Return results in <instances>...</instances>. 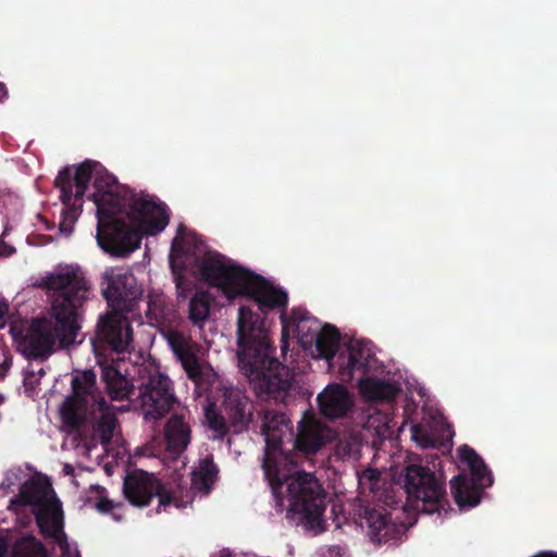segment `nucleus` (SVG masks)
Segmentation results:
<instances>
[{
  "label": "nucleus",
  "mask_w": 557,
  "mask_h": 557,
  "mask_svg": "<svg viewBox=\"0 0 557 557\" xmlns=\"http://www.w3.org/2000/svg\"><path fill=\"white\" fill-rule=\"evenodd\" d=\"M45 374H46V371H45V369H44L42 367H41V368H39L38 370H35V376H36V375H38V376H39V377H38L39 380H40V377H42Z\"/></svg>",
  "instance_id": "obj_46"
},
{
  "label": "nucleus",
  "mask_w": 557,
  "mask_h": 557,
  "mask_svg": "<svg viewBox=\"0 0 557 557\" xmlns=\"http://www.w3.org/2000/svg\"><path fill=\"white\" fill-rule=\"evenodd\" d=\"M52 541L59 546L61 557H79L77 550H72L65 532L60 533L57 537L52 539Z\"/></svg>",
  "instance_id": "obj_36"
},
{
  "label": "nucleus",
  "mask_w": 557,
  "mask_h": 557,
  "mask_svg": "<svg viewBox=\"0 0 557 557\" xmlns=\"http://www.w3.org/2000/svg\"><path fill=\"white\" fill-rule=\"evenodd\" d=\"M389 434L391 429L380 414L370 416L361 430H354L338 440V447L334 453H361L363 447L379 451Z\"/></svg>",
  "instance_id": "obj_16"
},
{
  "label": "nucleus",
  "mask_w": 557,
  "mask_h": 557,
  "mask_svg": "<svg viewBox=\"0 0 557 557\" xmlns=\"http://www.w3.org/2000/svg\"><path fill=\"white\" fill-rule=\"evenodd\" d=\"M166 341L188 379L195 383V392L213 400L205 410L212 438L223 441L227 436V448L231 449L230 429L235 434L248 430L252 422V403L244 391L221 381L211 369L201 366L198 356L200 345L190 336L170 330Z\"/></svg>",
  "instance_id": "obj_2"
},
{
  "label": "nucleus",
  "mask_w": 557,
  "mask_h": 557,
  "mask_svg": "<svg viewBox=\"0 0 557 557\" xmlns=\"http://www.w3.org/2000/svg\"><path fill=\"white\" fill-rule=\"evenodd\" d=\"M237 359L258 399L287 405L294 388V373L274 356L264 320L248 307H240L237 323Z\"/></svg>",
  "instance_id": "obj_3"
},
{
  "label": "nucleus",
  "mask_w": 557,
  "mask_h": 557,
  "mask_svg": "<svg viewBox=\"0 0 557 557\" xmlns=\"http://www.w3.org/2000/svg\"><path fill=\"white\" fill-rule=\"evenodd\" d=\"M341 341L339 331L330 324L321 327L313 342L317 351V357L321 359L331 360L335 357Z\"/></svg>",
  "instance_id": "obj_30"
},
{
  "label": "nucleus",
  "mask_w": 557,
  "mask_h": 557,
  "mask_svg": "<svg viewBox=\"0 0 557 557\" xmlns=\"http://www.w3.org/2000/svg\"><path fill=\"white\" fill-rule=\"evenodd\" d=\"M360 392L369 399L393 400L398 395L399 388L389 381L369 377L360 382Z\"/></svg>",
  "instance_id": "obj_31"
},
{
  "label": "nucleus",
  "mask_w": 557,
  "mask_h": 557,
  "mask_svg": "<svg viewBox=\"0 0 557 557\" xmlns=\"http://www.w3.org/2000/svg\"><path fill=\"white\" fill-rule=\"evenodd\" d=\"M10 557H49L45 544L34 535L17 539L11 546Z\"/></svg>",
  "instance_id": "obj_33"
},
{
  "label": "nucleus",
  "mask_w": 557,
  "mask_h": 557,
  "mask_svg": "<svg viewBox=\"0 0 557 557\" xmlns=\"http://www.w3.org/2000/svg\"><path fill=\"white\" fill-rule=\"evenodd\" d=\"M456 453H476L473 448L468 446L467 444L461 445L457 448Z\"/></svg>",
  "instance_id": "obj_44"
},
{
  "label": "nucleus",
  "mask_w": 557,
  "mask_h": 557,
  "mask_svg": "<svg viewBox=\"0 0 557 557\" xmlns=\"http://www.w3.org/2000/svg\"><path fill=\"white\" fill-rule=\"evenodd\" d=\"M431 457L433 458L432 459L433 465H435V459H438L440 455L435 454V455H431Z\"/></svg>",
  "instance_id": "obj_50"
},
{
  "label": "nucleus",
  "mask_w": 557,
  "mask_h": 557,
  "mask_svg": "<svg viewBox=\"0 0 557 557\" xmlns=\"http://www.w3.org/2000/svg\"><path fill=\"white\" fill-rule=\"evenodd\" d=\"M333 549H336L337 554H339L341 547L339 546H334Z\"/></svg>",
  "instance_id": "obj_52"
},
{
  "label": "nucleus",
  "mask_w": 557,
  "mask_h": 557,
  "mask_svg": "<svg viewBox=\"0 0 557 557\" xmlns=\"http://www.w3.org/2000/svg\"><path fill=\"white\" fill-rule=\"evenodd\" d=\"M8 553V543L7 540L0 535V557H4Z\"/></svg>",
  "instance_id": "obj_42"
},
{
  "label": "nucleus",
  "mask_w": 557,
  "mask_h": 557,
  "mask_svg": "<svg viewBox=\"0 0 557 557\" xmlns=\"http://www.w3.org/2000/svg\"><path fill=\"white\" fill-rule=\"evenodd\" d=\"M135 453H136V454H139V453H144V451H143V449H141V448H139V447H138V448H136Z\"/></svg>",
  "instance_id": "obj_51"
},
{
  "label": "nucleus",
  "mask_w": 557,
  "mask_h": 557,
  "mask_svg": "<svg viewBox=\"0 0 557 557\" xmlns=\"http://www.w3.org/2000/svg\"><path fill=\"white\" fill-rule=\"evenodd\" d=\"M335 440L337 433L332 428L306 413L298 423V432L293 442L299 453H318Z\"/></svg>",
  "instance_id": "obj_19"
},
{
  "label": "nucleus",
  "mask_w": 557,
  "mask_h": 557,
  "mask_svg": "<svg viewBox=\"0 0 557 557\" xmlns=\"http://www.w3.org/2000/svg\"><path fill=\"white\" fill-rule=\"evenodd\" d=\"M22 475L23 471L21 469L9 470L1 483V488L7 492L11 491L14 485L21 482Z\"/></svg>",
  "instance_id": "obj_37"
},
{
  "label": "nucleus",
  "mask_w": 557,
  "mask_h": 557,
  "mask_svg": "<svg viewBox=\"0 0 557 557\" xmlns=\"http://www.w3.org/2000/svg\"><path fill=\"white\" fill-rule=\"evenodd\" d=\"M110 513L115 521L121 522L123 520V517L119 513H115L114 510Z\"/></svg>",
  "instance_id": "obj_47"
},
{
  "label": "nucleus",
  "mask_w": 557,
  "mask_h": 557,
  "mask_svg": "<svg viewBox=\"0 0 557 557\" xmlns=\"http://www.w3.org/2000/svg\"><path fill=\"white\" fill-rule=\"evenodd\" d=\"M412 440L422 449L433 448L441 453H451L454 430L450 425H442L435 430H428L422 425H413Z\"/></svg>",
  "instance_id": "obj_25"
},
{
  "label": "nucleus",
  "mask_w": 557,
  "mask_h": 557,
  "mask_svg": "<svg viewBox=\"0 0 557 557\" xmlns=\"http://www.w3.org/2000/svg\"><path fill=\"white\" fill-rule=\"evenodd\" d=\"M246 281L240 289V296L253 299L262 313L265 314L272 309H284L287 306V293L274 287L262 276L249 271Z\"/></svg>",
  "instance_id": "obj_18"
},
{
  "label": "nucleus",
  "mask_w": 557,
  "mask_h": 557,
  "mask_svg": "<svg viewBox=\"0 0 557 557\" xmlns=\"http://www.w3.org/2000/svg\"><path fill=\"white\" fill-rule=\"evenodd\" d=\"M136 401L146 420H159L168 414L177 404L171 379L156 368L139 370Z\"/></svg>",
  "instance_id": "obj_9"
},
{
  "label": "nucleus",
  "mask_w": 557,
  "mask_h": 557,
  "mask_svg": "<svg viewBox=\"0 0 557 557\" xmlns=\"http://www.w3.org/2000/svg\"><path fill=\"white\" fill-rule=\"evenodd\" d=\"M89 492L91 494H95V502H92V498L90 496L86 497L85 504L91 505L97 511L100 513H109L112 512L115 508H120L123 506L122 503H114L113 500L109 499L107 496V490L106 487L94 484L90 485Z\"/></svg>",
  "instance_id": "obj_35"
},
{
  "label": "nucleus",
  "mask_w": 557,
  "mask_h": 557,
  "mask_svg": "<svg viewBox=\"0 0 557 557\" xmlns=\"http://www.w3.org/2000/svg\"><path fill=\"white\" fill-rule=\"evenodd\" d=\"M9 310V305L7 302L0 301V329L5 325V317Z\"/></svg>",
  "instance_id": "obj_40"
},
{
  "label": "nucleus",
  "mask_w": 557,
  "mask_h": 557,
  "mask_svg": "<svg viewBox=\"0 0 557 557\" xmlns=\"http://www.w3.org/2000/svg\"><path fill=\"white\" fill-rule=\"evenodd\" d=\"M72 394L60 407L61 421L75 438H79L87 453L101 444L103 453H112V440L120 434L115 408L109 405L97 386L92 370L75 375L71 381Z\"/></svg>",
  "instance_id": "obj_5"
},
{
  "label": "nucleus",
  "mask_w": 557,
  "mask_h": 557,
  "mask_svg": "<svg viewBox=\"0 0 557 557\" xmlns=\"http://www.w3.org/2000/svg\"><path fill=\"white\" fill-rule=\"evenodd\" d=\"M5 92H7V89H5L4 84L0 83V95L5 94Z\"/></svg>",
  "instance_id": "obj_49"
},
{
  "label": "nucleus",
  "mask_w": 557,
  "mask_h": 557,
  "mask_svg": "<svg viewBox=\"0 0 557 557\" xmlns=\"http://www.w3.org/2000/svg\"><path fill=\"white\" fill-rule=\"evenodd\" d=\"M58 498L51 483L41 478H29L20 485L18 494L12 500L13 504L32 506L37 509L50 500Z\"/></svg>",
  "instance_id": "obj_22"
},
{
  "label": "nucleus",
  "mask_w": 557,
  "mask_h": 557,
  "mask_svg": "<svg viewBox=\"0 0 557 557\" xmlns=\"http://www.w3.org/2000/svg\"><path fill=\"white\" fill-rule=\"evenodd\" d=\"M458 456L469 468V475L459 473L454 476L450 481L451 495L459 507H474L481 502L483 491L493 484V474L481 455Z\"/></svg>",
  "instance_id": "obj_12"
},
{
  "label": "nucleus",
  "mask_w": 557,
  "mask_h": 557,
  "mask_svg": "<svg viewBox=\"0 0 557 557\" xmlns=\"http://www.w3.org/2000/svg\"><path fill=\"white\" fill-rule=\"evenodd\" d=\"M317 401L320 412L329 419H337L347 414L352 400L347 388L341 384H330L321 392Z\"/></svg>",
  "instance_id": "obj_21"
},
{
  "label": "nucleus",
  "mask_w": 557,
  "mask_h": 557,
  "mask_svg": "<svg viewBox=\"0 0 557 557\" xmlns=\"http://www.w3.org/2000/svg\"><path fill=\"white\" fill-rule=\"evenodd\" d=\"M101 367V377L106 383V387L109 396L113 400H122L129 399L132 401H136V389L137 385L135 382L129 380L122 374V372L117 369V367L112 363H107L99 361Z\"/></svg>",
  "instance_id": "obj_24"
},
{
  "label": "nucleus",
  "mask_w": 557,
  "mask_h": 557,
  "mask_svg": "<svg viewBox=\"0 0 557 557\" xmlns=\"http://www.w3.org/2000/svg\"><path fill=\"white\" fill-rule=\"evenodd\" d=\"M151 456H152V457H156L157 455H156V454H152Z\"/></svg>",
  "instance_id": "obj_55"
},
{
  "label": "nucleus",
  "mask_w": 557,
  "mask_h": 557,
  "mask_svg": "<svg viewBox=\"0 0 557 557\" xmlns=\"http://www.w3.org/2000/svg\"><path fill=\"white\" fill-rule=\"evenodd\" d=\"M168 448L165 453H183L190 442V428L184 413H174L164 429Z\"/></svg>",
  "instance_id": "obj_28"
},
{
  "label": "nucleus",
  "mask_w": 557,
  "mask_h": 557,
  "mask_svg": "<svg viewBox=\"0 0 557 557\" xmlns=\"http://www.w3.org/2000/svg\"><path fill=\"white\" fill-rule=\"evenodd\" d=\"M13 251V247L7 245L5 243H0V257L11 256Z\"/></svg>",
  "instance_id": "obj_41"
},
{
  "label": "nucleus",
  "mask_w": 557,
  "mask_h": 557,
  "mask_svg": "<svg viewBox=\"0 0 557 557\" xmlns=\"http://www.w3.org/2000/svg\"><path fill=\"white\" fill-rule=\"evenodd\" d=\"M258 420L265 441L264 453H285L282 450V444L294 440L292 422L287 416L281 411L264 409L258 412Z\"/></svg>",
  "instance_id": "obj_17"
},
{
  "label": "nucleus",
  "mask_w": 557,
  "mask_h": 557,
  "mask_svg": "<svg viewBox=\"0 0 557 557\" xmlns=\"http://www.w3.org/2000/svg\"><path fill=\"white\" fill-rule=\"evenodd\" d=\"M184 234V226L180 225L177 234L171 245V253L169 258L170 268L173 274L174 283L176 286L177 297L186 298L191 289L190 282L186 278L184 272L186 270L185 262L181 259L182 239Z\"/></svg>",
  "instance_id": "obj_26"
},
{
  "label": "nucleus",
  "mask_w": 557,
  "mask_h": 557,
  "mask_svg": "<svg viewBox=\"0 0 557 557\" xmlns=\"http://www.w3.org/2000/svg\"><path fill=\"white\" fill-rule=\"evenodd\" d=\"M41 285L52 292L50 317L33 319L22 344L28 359L46 360L55 343L67 347L75 342L84 306L92 292L83 270L73 264L48 273L41 278Z\"/></svg>",
  "instance_id": "obj_1"
},
{
  "label": "nucleus",
  "mask_w": 557,
  "mask_h": 557,
  "mask_svg": "<svg viewBox=\"0 0 557 557\" xmlns=\"http://www.w3.org/2000/svg\"><path fill=\"white\" fill-rule=\"evenodd\" d=\"M407 500H412L416 510L426 513L440 511L447 504L445 483L428 467L409 465L403 475Z\"/></svg>",
  "instance_id": "obj_10"
},
{
  "label": "nucleus",
  "mask_w": 557,
  "mask_h": 557,
  "mask_svg": "<svg viewBox=\"0 0 557 557\" xmlns=\"http://www.w3.org/2000/svg\"><path fill=\"white\" fill-rule=\"evenodd\" d=\"M72 208H73V210H76V205H75V203H73V205H72Z\"/></svg>",
  "instance_id": "obj_54"
},
{
  "label": "nucleus",
  "mask_w": 557,
  "mask_h": 557,
  "mask_svg": "<svg viewBox=\"0 0 557 557\" xmlns=\"http://www.w3.org/2000/svg\"><path fill=\"white\" fill-rule=\"evenodd\" d=\"M1 400H3V398H2V397H0V401H1Z\"/></svg>",
  "instance_id": "obj_56"
},
{
  "label": "nucleus",
  "mask_w": 557,
  "mask_h": 557,
  "mask_svg": "<svg viewBox=\"0 0 557 557\" xmlns=\"http://www.w3.org/2000/svg\"><path fill=\"white\" fill-rule=\"evenodd\" d=\"M64 471L66 474H72L74 472V468L71 465H65Z\"/></svg>",
  "instance_id": "obj_48"
},
{
  "label": "nucleus",
  "mask_w": 557,
  "mask_h": 557,
  "mask_svg": "<svg viewBox=\"0 0 557 557\" xmlns=\"http://www.w3.org/2000/svg\"><path fill=\"white\" fill-rule=\"evenodd\" d=\"M212 296L207 290H197L188 304V319L195 325L201 326L202 323L209 318Z\"/></svg>",
  "instance_id": "obj_34"
},
{
  "label": "nucleus",
  "mask_w": 557,
  "mask_h": 557,
  "mask_svg": "<svg viewBox=\"0 0 557 557\" xmlns=\"http://www.w3.org/2000/svg\"><path fill=\"white\" fill-rule=\"evenodd\" d=\"M100 169L101 171L96 170L95 172L94 186L96 191L90 196L97 208V230L100 227V198L106 194L120 195L125 190L131 189L127 186L116 185L117 181L115 176L110 174L107 170L102 169V166Z\"/></svg>",
  "instance_id": "obj_29"
},
{
  "label": "nucleus",
  "mask_w": 557,
  "mask_h": 557,
  "mask_svg": "<svg viewBox=\"0 0 557 557\" xmlns=\"http://www.w3.org/2000/svg\"><path fill=\"white\" fill-rule=\"evenodd\" d=\"M532 557H557V553L543 550V552H539L537 554H535Z\"/></svg>",
  "instance_id": "obj_43"
},
{
  "label": "nucleus",
  "mask_w": 557,
  "mask_h": 557,
  "mask_svg": "<svg viewBox=\"0 0 557 557\" xmlns=\"http://www.w3.org/2000/svg\"><path fill=\"white\" fill-rule=\"evenodd\" d=\"M102 295L112 309L131 311L140 289L136 278L128 270L122 268L107 269L101 281Z\"/></svg>",
  "instance_id": "obj_14"
},
{
  "label": "nucleus",
  "mask_w": 557,
  "mask_h": 557,
  "mask_svg": "<svg viewBox=\"0 0 557 557\" xmlns=\"http://www.w3.org/2000/svg\"><path fill=\"white\" fill-rule=\"evenodd\" d=\"M300 455H263L262 469L278 506L283 484L287 483L288 508L286 519L295 525H302L313 535L325 530L324 511L326 494L318 479L307 472L289 473L288 466L296 467Z\"/></svg>",
  "instance_id": "obj_6"
},
{
  "label": "nucleus",
  "mask_w": 557,
  "mask_h": 557,
  "mask_svg": "<svg viewBox=\"0 0 557 557\" xmlns=\"http://www.w3.org/2000/svg\"><path fill=\"white\" fill-rule=\"evenodd\" d=\"M163 456H164V458L162 460L166 465L173 463L176 466V465L181 463L182 468H185V466H186V456L185 455L177 454V455H163Z\"/></svg>",
  "instance_id": "obj_39"
},
{
  "label": "nucleus",
  "mask_w": 557,
  "mask_h": 557,
  "mask_svg": "<svg viewBox=\"0 0 557 557\" xmlns=\"http://www.w3.org/2000/svg\"><path fill=\"white\" fill-rule=\"evenodd\" d=\"M97 168H101L99 162L85 160L76 166H64L59 171L54 186L60 190V200L64 206L70 207L75 198V201H81L78 208L82 207V200Z\"/></svg>",
  "instance_id": "obj_15"
},
{
  "label": "nucleus",
  "mask_w": 557,
  "mask_h": 557,
  "mask_svg": "<svg viewBox=\"0 0 557 557\" xmlns=\"http://www.w3.org/2000/svg\"><path fill=\"white\" fill-rule=\"evenodd\" d=\"M200 278L215 287L228 299L240 296L243 284L247 282L248 269L233 263L219 252L206 253L196 259Z\"/></svg>",
  "instance_id": "obj_11"
},
{
  "label": "nucleus",
  "mask_w": 557,
  "mask_h": 557,
  "mask_svg": "<svg viewBox=\"0 0 557 557\" xmlns=\"http://www.w3.org/2000/svg\"><path fill=\"white\" fill-rule=\"evenodd\" d=\"M370 356V352L366 351L360 343L350 344L347 351L341 352L337 358L338 373L342 380H351L355 371H367Z\"/></svg>",
  "instance_id": "obj_27"
},
{
  "label": "nucleus",
  "mask_w": 557,
  "mask_h": 557,
  "mask_svg": "<svg viewBox=\"0 0 557 557\" xmlns=\"http://www.w3.org/2000/svg\"><path fill=\"white\" fill-rule=\"evenodd\" d=\"M99 246L112 256H124L137 249L143 234L156 235L170 221L168 208L133 189L123 194H106L100 198Z\"/></svg>",
  "instance_id": "obj_4"
},
{
  "label": "nucleus",
  "mask_w": 557,
  "mask_h": 557,
  "mask_svg": "<svg viewBox=\"0 0 557 557\" xmlns=\"http://www.w3.org/2000/svg\"><path fill=\"white\" fill-rule=\"evenodd\" d=\"M9 369V363L7 360L3 361V363L0 367V376L4 375V372Z\"/></svg>",
  "instance_id": "obj_45"
},
{
  "label": "nucleus",
  "mask_w": 557,
  "mask_h": 557,
  "mask_svg": "<svg viewBox=\"0 0 557 557\" xmlns=\"http://www.w3.org/2000/svg\"><path fill=\"white\" fill-rule=\"evenodd\" d=\"M23 384L26 392H33L39 384V379L35 376V369H27L24 374Z\"/></svg>",
  "instance_id": "obj_38"
},
{
  "label": "nucleus",
  "mask_w": 557,
  "mask_h": 557,
  "mask_svg": "<svg viewBox=\"0 0 557 557\" xmlns=\"http://www.w3.org/2000/svg\"><path fill=\"white\" fill-rule=\"evenodd\" d=\"M125 312V310L112 309L100 317L92 343L96 354H99L100 348L117 354L128 349L133 341V329Z\"/></svg>",
  "instance_id": "obj_13"
},
{
  "label": "nucleus",
  "mask_w": 557,
  "mask_h": 557,
  "mask_svg": "<svg viewBox=\"0 0 557 557\" xmlns=\"http://www.w3.org/2000/svg\"><path fill=\"white\" fill-rule=\"evenodd\" d=\"M110 455L109 454H106V455H101V457H109ZM113 457H115V455H112ZM119 455H116L117 457Z\"/></svg>",
  "instance_id": "obj_53"
},
{
  "label": "nucleus",
  "mask_w": 557,
  "mask_h": 557,
  "mask_svg": "<svg viewBox=\"0 0 557 557\" xmlns=\"http://www.w3.org/2000/svg\"><path fill=\"white\" fill-rule=\"evenodd\" d=\"M281 320L283 324V345L281 348L283 354H285L288 347V343L285 341L288 327L294 330L298 342L305 349L313 346V342L317 339V335L322 327L321 322L317 318L311 317L310 313L302 308H294L288 318L282 314Z\"/></svg>",
  "instance_id": "obj_20"
},
{
  "label": "nucleus",
  "mask_w": 557,
  "mask_h": 557,
  "mask_svg": "<svg viewBox=\"0 0 557 557\" xmlns=\"http://www.w3.org/2000/svg\"><path fill=\"white\" fill-rule=\"evenodd\" d=\"M382 509H376L370 505L359 508L360 525L367 527V533L371 542L376 544L387 543L400 534V528L392 522L391 513L387 508L407 510L408 507L414 509L412 500H407L406 488L403 485H391L383 490L379 496Z\"/></svg>",
  "instance_id": "obj_8"
},
{
  "label": "nucleus",
  "mask_w": 557,
  "mask_h": 557,
  "mask_svg": "<svg viewBox=\"0 0 557 557\" xmlns=\"http://www.w3.org/2000/svg\"><path fill=\"white\" fill-rule=\"evenodd\" d=\"M32 512L40 534L46 540H52L64 532V512L59 498H54L37 509H32Z\"/></svg>",
  "instance_id": "obj_23"
},
{
  "label": "nucleus",
  "mask_w": 557,
  "mask_h": 557,
  "mask_svg": "<svg viewBox=\"0 0 557 557\" xmlns=\"http://www.w3.org/2000/svg\"><path fill=\"white\" fill-rule=\"evenodd\" d=\"M218 472L219 469L212 460V455H209L201 460L199 469L191 472V488L209 494L216 480Z\"/></svg>",
  "instance_id": "obj_32"
},
{
  "label": "nucleus",
  "mask_w": 557,
  "mask_h": 557,
  "mask_svg": "<svg viewBox=\"0 0 557 557\" xmlns=\"http://www.w3.org/2000/svg\"><path fill=\"white\" fill-rule=\"evenodd\" d=\"M123 494L136 507L150 505L154 496L159 498V506L163 507L174 505L183 508L193 502V492L178 472H175L171 481L162 482L152 473L132 471L124 479Z\"/></svg>",
  "instance_id": "obj_7"
}]
</instances>
